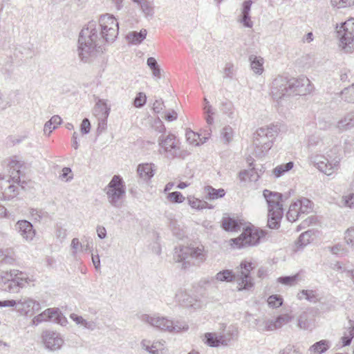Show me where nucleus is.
I'll return each instance as SVG.
<instances>
[{"label":"nucleus","instance_id":"nucleus-18","mask_svg":"<svg viewBox=\"0 0 354 354\" xmlns=\"http://www.w3.org/2000/svg\"><path fill=\"white\" fill-rule=\"evenodd\" d=\"M339 132L349 131L354 128V111L346 113L335 124Z\"/></svg>","mask_w":354,"mask_h":354},{"label":"nucleus","instance_id":"nucleus-56","mask_svg":"<svg viewBox=\"0 0 354 354\" xmlns=\"http://www.w3.org/2000/svg\"><path fill=\"white\" fill-rule=\"evenodd\" d=\"M146 103V95L143 93H139L136 95L133 101V104L136 107H142Z\"/></svg>","mask_w":354,"mask_h":354},{"label":"nucleus","instance_id":"nucleus-55","mask_svg":"<svg viewBox=\"0 0 354 354\" xmlns=\"http://www.w3.org/2000/svg\"><path fill=\"white\" fill-rule=\"evenodd\" d=\"M331 3L338 8H345L353 6L354 0H331Z\"/></svg>","mask_w":354,"mask_h":354},{"label":"nucleus","instance_id":"nucleus-14","mask_svg":"<svg viewBox=\"0 0 354 354\" xmlns=\"http://www.w3.org/2000/svg\"><path fill=\"white\" fill-rule=\"evenodd\" d=\"M253 268L254 266L251 262L243 261L241 263V270L236 271L238 290H250L253 286L254 283L250 275Z\"/></svg>","mask_w":354,"mask_h":354},{"label":"nucleus","instance_id":"nucleus-46","mask_svg":"<svg viewBox=\"0 0 354 354\" xmlns=\"http://www.w3.org/2000/svg\"><path fill=\"white\" fill-rule=\"evenodd\" d=\"M342 98L348 103H354V84L342 91Z\"/></svg>","mask_w":354,"mask_h":354},{"label":"nucleus","instance_id":"nucleus-19","mask_svg":"<svg viewBox=\"0 0 354 354\" xmlns=\"http://www.w3.org/2000/svg\"><path fill=\"white\" fill-rule=\"evenodd\" d=\"M290 317L288 315H279L275 319H268L264 322V330H274L281 328L283 325L288 323Z\"/></svg>","mask_w":354,"mask_h":354},{"label":"nucleus","instance_id":"nucleus-25","mask_svg":"<svg viewBox=\"0 0 354 354\" xmlns=\"http://www.w3.org/2000/svg\"><path fill=\"white\" fill-rule=\"evenodd\" d=\"M155 165L153 163H144L138 166L137 171L140 178L147 180L154 176Z\"/></svg>","mask_w":354,"mask_h":354},{"label":"nucleus","instance_id":"nucleus-58","mask_svg":"<svg viewBox=\"0 0 354 354\" xmlns=\"http://www.w3.org/2000/svg\"><path fill=\"white\" fill-rule=\"evenodd\" d=\"M30 213L32 218L36 221H39L46 214V212L38 209H31Z\"/></svg>","mask_w":354,"mask_h":354},{"label":"nucleus","instance_id":"nucleus-48","mask_svg":"<svg viewBox=\"0 0 354 354\" xmlns=\"http://www.w3.org/2000/svg\"><path fill=\"white\" fill-rule=\"evenodd\" d=\"M268 304L272 308H278L282 305L283 299L280 295H272L268 297Z\"/></svg>","mask_w":354,"mask_h":354},{"label":"nucleus","instance_id":"nucleus-50","mask_svg":"<svg viewBox=\"0 0 354 354\" xmlns=\"http://www.w3.org/2000/svg\"><path fill=\"white\" fill-rule=\"evenodd\" d=\"M297 278L298 274L281 277L277 279V281L284 285L292 286L296 283Z\"/></svg>","mask_w":354,"mask_h":354},{"label":"nucleus","instance_id":"nucleus-20","mask_svg":"<svg viewBox=\"0 0 354 354\" xmlns=\"http://www.w3.org/2000/svg\"><path fill=\"white\" fill-rule=\"evenodd\" d=\"M164 343L165 342L156 341L150 345V341L143 339L141 342V346L145 350L151 354H165V348Z\"/></svg>","mask_w":354,"mask_h":354},{"label":"nucleus","instance_id":"nucleus-6","mask_svg":"<svg viewBox=\"0 0 354 354\" xmlns=\"http://www.w3.org/2000/svg\"><path fill=\"white\" fill-rule=\"evenodd\" d=\"M263 195L268 206V225L271 229H277L283 214L282 194L265 189Z\"/></svg>","mask_w":354,"mask_h":354},{"label":"nucleus","instance_id":"nucleus-15","mask_svg":"<svg viewBox=\"0 0 354 354\" xmlns=\"http://www.w3.org/2000/svg\"><path fill=\"white\" fill-rule=\"evenodd\" d=\"M41 337L46 348L51 351L60 349L64 342L62 335L53 330L43 332Z\"/></svg>","mask_w":354,"mask_h":354},{"label":"nucleus","instance_id":"nucleus-57","mask_svg":"<svg viewBox=\"0 0 354 354\" xmlns=\"http://www.w3.org/2000/svg\"><path fill=\"white\" fill-rule=\"evenodd\" d=\"M47 315H46V310H45L44 312H42L41 313H40L39 315L35 316L32 320V324L33 325H38L39 324H40L41 322H47L48 319H47Z\"/></svg>","mask_w":354,"mask_h":354},{"label":"nucleus","instance_id":"nucleus-8","mask_svg":"<svg viewBox=\"0 0 354 354\" xmlns=\"http://www.w3.org/2000/svg\"><path fill=\"white\" fill-rule=\"evenodd\" d=\"M31 280L17 270L0 272V290L10 293H17Z\"/></svg>","mask_w":354,"mask_h":354},{"label":"nucleus","instance_id":"nucleus-31","mask_svg":"<svg viewBox=\"0 0 354 354\" xmlns=\"http://www.w3.org/2000/svg\"><path fill=\"white\" fill-rule=\"evenodd\" d=\"M205 198L209 200H215L223 198L225 192L223 189H216L212 186H206L205 187Z\"/></svg>","mask_w":354,"mask_h":354},{"label":"nucleus","instance_id":"nucleus-34","mask_svg":"<svg viewBox=\"0 0 354 354\" xmlns=\"http://www.w3.org/2000/svg\"><path fill=\"white\" fill-rule=\"evenodd\" d=\"M71 319H73L77 325L83 326L85 328L91 330H93L96 328V324L93 321H87L84 319L82 316L77 315L75 313H72L70 315Z\"/></svg>","mask_w":354,"mask_h":354},{"label":"nucleus","instance_id":"nucleus-1","mask_svg":"<svg viewBox=\"0 0 354 354\" xmlns=\"http://www.w3.org/2000/svg\"><path fill=\"white\" fill-rule=\"evenodd\" d=\"M99 26L100 37L98 35L97 25L93 21L88 22L80 33L78 56L85 63L92 62L100 57L104 50L103 43L114 41L118 35V23L113 15H101Z\"/></svg>","mask_w":354,"mask_h":354},{"label":"nucleus","instance_id":"nucleus-41","mask_svg":"<svg viewBox=\"0 0 354 354\" xmlns=\"http://www.w3.org/2000/svg\"><path fill=\"white\" fill-rule=\"evenodd\" d=\"M313 235V232L311 230H307L305 232L302 233L298 238L296 245L297 248H302L306 245H308L310 242V239Z\"/></svg>","mask_w":354,"mask_h":354},{"label":"nucleus","instance_id":"nucleus-54","mask_svg":"<svg viewBox=\"0 0 354 354\" xmlns=\"http://www.w3.org/2000/svg\"><path fill=\"white\" fill-rule=\"evenodd\" d=\"M168 199L172 203H180L184 201L185 197L179 192H171L167 196Z\"/></svg>","mask_w":354,"mask_h":354},{"label":"nucleus","instance_id":"nucleus-59","mask_svg":"<svg viewBox=\"0 0 354 354\" xmlns=\"http://www.w3.org/2000/svg\"><path fill=\"white\" fill-rule=\"evenodd\" d=\"M247 28H252L253 23L251 21L250 14H242L241 19L239 20Z\"/></svg>","mask_w":354,"mask_h":354},{"label":"nucleus","instance_id":"nucleus-61","mask_svg":"<svg viewBox=\"0 0 354 354\" xmlns=\"http://www.w3.org/2000/svg\"><path fill=\"white\" fill-rule=\"evenodd\" d=\"M317 221V218L315 216H310L303 221L301 225L304 228L310 225L315 224Z\"/></svg>","mask_w":354,"mask_h":354},{"label":"nucleus","instance_id":"nucleus-49","mask_svg":"<svg viewBox=\"0 0 354 354\" xmlns=\"http://www.w3.org/2000/svg\"><path fill=\"white\" fill-rule=\"evenodd\" d=\"M14 261V258L8 254V250H0L1 264H12Z\"/></svg>","mask_w":354,"mask_h":354},{"label":"nucleus","instance_id":"nucleus-30","mask_svg":"<svg viewBox=\"0 0 354 354\" xmlns=\"http://www.w3.org/2000/svg\"><path fill=\"white\" fill-rule=\"evenodd\" d=\"M330 348V342L326 339H322L312 345L309 351L310 354H322Z\"/></svg>","mask_w":354,"mask_h":354},{"label":"nucleus","instance_id":"nucleus-40","mask_svg":"<svg viewBox=\"0 0 354 354\" xmlns=\"http://www.w3.org/2000/svg\"><path fill=\"white\" fill-rule=\"evenodd\" d=\"M220 110L229 118H234V105L230 101L227 100L223 101L220 105Z\"/></svg>","mask_w":354,"mask_h":354},{"label":"nucleus","instance_id":"nucleus-37","mask_svg":"<svg viewBox=\"0 0 354 354\" xmlns=\"http://www.w3.org/2000/svg\"><path fill=\"white\" fill-rule=\"evenodd\" d=\"M295 203L297 205V208L301 215L308 214L313 210V202L306 198H302Z\"/></svg>","mask_w":354,"mask_h":354},{"label":"nucleus","instance_id":"nucleus-33","mask_svg":"<svg viewBox=\"0 0 354 354\" xmlns=\"http://www.w3.org/2000/svg\"><path fill=\"white\" fill-rule=\"evenodd\" d=\"M205 343L210 347H218L222 346L219 333H206L204 335Z\"/></svg>","mask_w":354,"mask_h":354},{"label":"nucleus","instance_id":"nucleus-23","mask_svg":"<svg viewBox=\"0 0 354 354\" xmlns=\"http://www.w3.org/2000/svg\"><path fill=\"white\" fill-rule=\"evenodd\" d=\"M47 319L50 322L59 324L64 326L66 324L67 320L66 317L63 316L59 308H51L46 309Z\"/></svg>","mask_w":354,"mask_h":354},{"label":"nucleus","instance_id":"nucleus-3","mask_svg":"<svg viewBox=\"0 0 354 354\" xmlns=\"http://www.w3.org/2000/svg\"><path fill=\"white\" fill-rule=\"evenodd\" d=\"M339 151L340 146L335 145L326 151V156L312 153L308 158L321 172L330 176L339 167Z\"/></svg>","mask_w":354,"mask_h":354},{"label":"nucleus","instance_id":"nucleus-2","mask_svg":"<svg viewBox=\"0 0 354 354\" xmlns=\"http://www.w3.org/2000/svg\"><path fill=\"white\" fill-rule=\"evenodd\" d=\"M312 90L310 80L306 77L289 79L278 76L272 82L270 94L279 101L293 95H306Z\"/></svg>","mask_w":354,"mask_h":354},{"label":"nucleus","instance_id":"nucleus-60","mask_svg":"<svg viewBox=\"0 0 354 354\" xmlns=\"http://www.w3.org/2000/svg\"><path fill=\"white\" fill-rule=\"evenodd\" d=\"M91 129V124L87 118H84L80 125V130L83 134H87L89 133Z\"/></svg>","mask_w":354,"mask_h":354},{"label":"nucleus","instance_id":"nucleus-38","mask_svg":"<svg viewBox=\"0 0 354 354\" xmlns=\"http://www.w3.org/2000/svg\"><path fill=\"white\" fill-rule=\"evenodd\" d=\"M294 167V162L290 161L286 164H282L277 166L272 171L273 174L276 178H279L286 172L291 170Z\"/></svg>","mask_w":354,"mask_h":354},{"label":"nucleus","instance_id":"nucleus-32","mask_svg":"<svg viewBox=\"0 0 354 354\" xmlns=\"http://www.w3.org/2000/svg\"><path fill=\"white\" fill-rule=\"evenodd\" d=\"M252 70L256 74H261L263 71V59L261 57L252 55L249 57Z\"/></svg>","mask_w":354,"mask_h":354},{"label":"nucleus","instance_id":"nucleus-11","mask_svg":"<svg viewBox=\"0 0 354 354\" xmlns=\"http://www.w3.org/2000/svg\"><path fill=\"white\" fill-rule=\"evenodd\" d=\"M266 234L265 230L254 227H248L243 230L239 237L232 239L230 241L232 242V245H234L237 248L254 246L259 243L260 240Z\"/></svg>","mask_w":354,"mask_h":354},{"label":"nucleus","instance_id":"nucleus-10","mask_svg":"<svg viewBox=\"0 0 354 354\" xmlns=\"http://www.w3.org/2000/svg\"><path fill=\"white\" fill-rule=\"evenodd\" d=\"M109 203L114 207H122L126 195V186L120 176L115 175L105 188Z\"/></svg>","mask_w":354,"mask_h":354},{"label":"nucleus","instance_id":"nucleus-39","mask_svg":"<svg viewBox=\"0 0 354 354\" xmlns=\"http://www.w3.org/2000/svg\"><path fill=\"white\" fill-rule=\"evenodd\" d=\"M305 298L310 302L316 303L318 301V295L315 290H303L298 294L299 299Z\"/></svg>","mask_w":354,"mask_h":354},{"label":"nucleus","instance_id":"nucleus-51","mask_svg":"<svg viewBox=\"0 0 354 354\" xmlns=\"http://www.w3.org/2000/svg\"><path fill=\"white\" fill-rule=\"evenodd\" d=\"M341 203L344 207L353 208L354 207V193H351L343 196Z\"/></svg>","mask_w":354,"mask_h":354},{"label":"nucleus","instance_id":"nucleus-17","mask_svg":"<svg viewBox=\"0 0 354 354\" xmlns=\"http://www.w3.org/2000/svg\"><path fill=\"white\" fill-rule=\"evenodd\" d=\"M15 230L23 240L28 242L32 241L36 234L32 224L26 220L18 221L15 225Z\"/></svg>","mask_w":354,"mask_h":354},{"label":"nucleus","instance_id":"nucleus-45","mask_svg":"<svg viewBox=\"0 0 354 354\" xmlns=\"http://www.w3.org/2000/svg\"><path fill=\"white\" fill-rule=\"evenodd\" d=\"M222 227L226 231H235L239 227V225L233 218H224L222 221Z\"/></svg>","mask_w":354,"mask_h":354},{"label":"nucleus","instance_id":"nucleus-62","mask_svg":"<svg viewBox=\"0 0 354 354\" xmlns=\"http://www.w3.org/2000/svg\"><path fill=\"white\" fill-rule=\"evenodd\" d=\"M234 66L232 64L227 63L224 68V77L232 78L233 75Z\"/></svg>","mask_w":354,"mask_h":354},{"label":"nucleus","instance_id":"nucleus-53","mask_svg":"<svg viewBox=\"0 0 354 354\" xmlns=\"http://www.w3.org/2000/svg\"><path fill=\"white\" fill-rule=\"evenodd\" d=\"M344 239L348 245H351L354 250V226L346 230L344 234Z\"/></svg>","mask_w":354,"mask_h":354},{"label":"nucleus","instance_id":"nucleus-29","mask_svg":"<svg viewBox=\"0 0 354 354\" xmlns=\"http://www.w3.org/2000/svg\"><path fill=\"white\" fill-rule=\"evenodd\" d=\"M239 177L241 181L245 182L247 180L256 182L259 178V175L255 168H250L244 169L239 172Z\"/></svg>","mask_w":354,"mask_h":354},{"label":"nucleus","instance_id":"nucleus-13","mask_svg":"<svg viewBox=\"0 0 354 354\" xmlns=\"http://www.w3.org/2000/svg\"><path fill=\"white\" fill-rule=\"evenodd\" d=\"M160 147L159 152L165 154L167 158H174L180 153L178 142L174 134L169 133L167 136H160L158 139Z\"/></svg>","mask_w":354,"mask_h":354},{"label":"nucleus","instance_id":"nucleus-35","mask_svg":"<svg viewBox=\"0 0 354 354\" xmlns=\"http://www.w3.org/2000/svg\"><path fill=\"white\" fill-rule=\"evenodd\" d=\"M62 122V118L57 115H53L50 120L46 122L44 127L45 134L49 136L50 133L55 129Z\"/></svg>","mask_w":354,"mask_h":354},{"label":"nucleus","instance_id":"nucleus-5","mask_svg":"<svg viewBox=\"0 0 354 354\" xmlns=\"http://www.w3.org/2000/svg\"><path fill=\"white\" fill-rule=\"evenodd\" d=\"M9 172L10 173V177L6 179V185H3V189L0 190V200H10L17 196L19 194V187L13 184H10V179H12L13 183H17L24 188L23 184L24 181L21 180V176L22 172L21 171L23 167V163L12 158L8 162Z\"/></svg>","mask_w":354,"mask_h":354},{"label":"nucleus","instance_id":"nucleus-26","mask_svg":"<svg viewBox=\"0 0 354 354\" xmlns=\"http://www.w3.org/2000/svg\"><path fill=\"white\" fill-rule=\"evenodd\" d=\"M237 273L234 272L232 270H223L218 272L214 277L212 279V281L214 280L219 282H231L236 281L237 282Z\"/></svg>","mask_w":354,"mask_h":354},{"label":"nucleus","instance_id":"nucleus-43","mask_svg":"<svg viewBox=\"0 0 354 354\" xmlns=\"http://www.w3.org/2000/svg\"><path fill=\"white\" fill-rule=\"evenodd\" d=\"M187 201L189 205L193 208L196 209H203L207 207V203L203 201H201L198 198H196L194 196L187 197Z\"/></svg>","mask_w":354,"mask_h":354},{"label":"nucleus","instance_id":"nucleus-63","mask_svg":"<svg viewBox=\"0 0 354 354\" xmlns=\"http://www.w3.org/2000/svg\"><path fill=\"white\" fill-rule=\"evenodd\" d=\"M71 248L73 250V254H75L79 248H84V245H82L77 238L73 239L71 241Z\"/></svg>","mask_w":354,"mask_h":354},{"label":"nucleus","instance_id":"nucleus-21","mask_svg":"<svg viewBox=\"0 0 354 354\" xmlns=\"http://www.w3.org/2000/svg\"><path fill=\"white\" fill-rule=\"evenodd\" d=\"M222 346H228L232 341L236 340L239 337V330L236 326H230L225 332L219 333Z\"/></svg>","mask_w":354,"mask_h":354},{"label":"nucleus","instance_id":"nucleus-52","mask_svg":"<svg viewBox=\"0 0 354 354\" xmlns=\"http://www.w3.org/2000/svg\"><path fill=\"white\" fill-rule=\"evenodd\" d=\"M233 133L234 131L231 127L225 126L223 128L221 131L223 139L225 140L226 142H230L232 140Z\"/></svg>","mask_w":354,"mask_h":354},{"label":"nucleus","instance_id":"nucleus-4","mask_svg":"<svg viewBox=\"0 0 354 354\" xmlns=\"http://www.w3.org/2000/svg\"><path fill=\"white\" fill-rule=\"evenodd\" d=\"M277 125H270L259 128L254 133V152L257 157H263L270 149L273 141L278 134Z\"/></svg>","mask_w":354,"mask_h":354},{"label":"nucleus","instance_id":"nucleus-44","mask_svg":"<svg viewBox=\"0 0 354 354\" xmlns=\"http://www.w3.org/2000/svg\"><path fill=\"white\" fill-rule=\"evenodd\" d=\"M134 3H137L142 11L147 16H151L153 15V8L150 6L147 0H132Z\"/></svg>","mask_w":354,"mask_h":354},{"label":"nucleus","instance_id":"nucleus-22","mask_svg":"<svg viewBox=\"0 0 354 354\" xmlns=\"http://www.w3.org/2000/svg\"><path fill=\"white\" fill-rule=\"evenodd\" d=\"M298 326L301 329L311 330L314 327L313 314L308 311L302 313L298 319Z\"/></svg>","mask_w":354,"mask_h":354},{"label":"nucleus","instance_id":"nucleus-7","mask_svg":"<svg viewBox=\"0 0 354 354\" xmlns=\"http://www.w3.org/2000/svg\"><path fill=\"white\" fill-rule=\"evenodd\" d=\"M206 259V253L203 245L197 247H182L175 248L174 259L178 263H183L182 268L185 269L191 264L198 265Z\"/></svg>","mask_w":354,"mask_h":354},{"label":"nucleus","instance_id":"nucleus-28","mask_svg":"<svg viewBox=\"0 0 354 354\" xmlns=\"http://www.w3.org/2000/svg\"><path fill=\"white\" fill-rule=\"evenodd\" d=\"M175 300L179 305L185 307H192L194 305V299L184 290H179L176 293Z\"/></svg>","mask_w":354,"mask_h":354},{"label":"nucleus","instance_id":"nucleus-12","mask_svg":"<svg viewBox=\"0 0 354 354\" xmlns=\"http://www.w3.org/2000/svg\"><path fill=\"white\" fill-rule=\"evenodd\" d=\"M337 35L340 41L339 46L346 52H350L352 48L350 45L354 40V19L351 18L337 27Z\"/></svg>","mask_w":354,"mask_h":354},{"label":"nucleus","instance_id":"nucleus-42","mask_svg":"<svg viewBox=\"0 0 354 354\" xmlns=\"http://www.w3.org/2000/svg\"><path fill=\"white\" fill-rule=\"evenodd\" d=\"M299 210L297 208V205L295 203H292L289 207V209L287 212L286 217L289 221L293 222L295 221L299 216H301Z\"/></svg>","mask_w":354,"mask_h":354},{"label":"nucleus","instance_id":"nucleus-47","mask_svg":"<svg viewBox=\"0 0 354 354\" xmlns=\"http://www.w3.org/2000/svg\"><path fill=\"white\" fill-rule=\"evenodd\" d=\"M185 136L187 140L192 145H195L198 146L199 145V142L198 141V140L199 139L201 141H202L200 137L201 136L198 133H196L190 129H187L186 131Z\"/></svg>","mask_w":354,"mask_h":354},{"label":"nucleus","instance_id":"nucleus-27","mask_svg":"<svg viewBox=\"0 0 354 354\" xmlns=\"http://www.w3.org/2000/svg\"><path fill=\"white\" fill-rule=\"evenodd\" d=\"M326 140H324L319 136H310L308 140V149L312 151L314 149L317 148L319 152H324L326 151Z\"/></svg>","mask_w":354,"mask_h":354},{"label":"nucleus","instance_id":"nucleus-64","mask_svg":"<svg viewBox=\"0 0 354 354\" xmlns=\"http://www.w3.org/2000/svg\"><path fill=\"white\" fill-rule=\"evenodd\" d=\"M72 170L69 167H64L62 169V178H66V181H69L73 179Z\"/></svg>","mask_w":354,"mask_h":354},{"label":"nucleus","instance_id":"nucleus-9","mask_svg":"<svg viewBox=\"0 0 354 354\" xmlns=\"http://www.w3.org/2000/svg\"><path fill=\"white\" fill-rule=\"evenodd\" d=\"M140 319L142 322L149 324L153 327L169 332L178 333L183 330H187L189 328L188 325L184 322L177 321L174 322L172 320L168 319L165 317L145 314L141 315Z\"/></svg>","mask_w":354,"mask_h":354},{"label":"nucleus","instance_id":"nucleus-24","mask_svg":"<svg viewBox=\"0 0 354 354\" xmlns=\"http://www.w3.org/2000/svg\"><path fill=\"white\" fill-rule=\"evenodd\" d=\"M110 108L108 107L106 102L103 100H98L96 102L94 109L93 113L97 118H102V120L107 119L109 115Z\"/></svg>","mask_w":354,"mask_h":354},{"label":"nucleus","instance_id":"nucleus-16","mask_svg":"<svg viewBox=\"0 0 354 354\" xmlns=\"http://www.w3.org/2000/svg\"><path fill=\"white\" fill-rule=\"evenodd\" d=\"M14 306L21 315H31L40 310V304L28 297L21 298L16 301V304Z\"/></svg>","mask_w":354,"mask_h":354},{"label":"nucleus","instance_id":"nucleus-36","mask_svg":"<svg viewBox=\"0 0 354 354\" xmlns=\"http://www.w3.org/2000/svg\"><path fill=\"white\" fill-rule=\"evenodd\" d=\"M147 36V30H141L140 32L133 31L127 35V39L133 44H140Z\"/></svg>","mask_w":354,"mask_h":354}]
</instances>
